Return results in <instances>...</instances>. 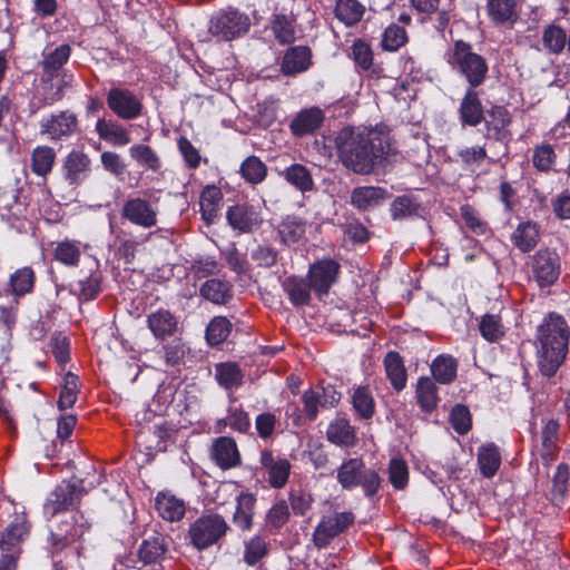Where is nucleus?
<instances>
[{
    "label": "nucleus",
    "mask_w": 570,
    "mask_h": 570,
    "mask_svg": "<svg viewBox=\"0 0 570 570\" xmlns=\"http://www.w3.org/2000/svg\"><path fill=\"white\" fill-rule=\"evenodd\" d=\"M334 12L340 21L351 27L361 21L365 7L357 0H337Z\"/></svg>",
    "instance_id": "43"
},
{
    "label": "nucleus",
    "mask_w": 570,
    "mask_h": 570,
    "mask_svg": "<svg viewBox=\"0 0 570 570\" xmlns=\"http://www.w3.org/2000/svg\"><path fill=\"white\" fill-rule=\"evenodd\" d=\"M511 124V116L508 109L502 106L492 107L488 112L485 126L489 134L498 141L507 140L510 136L507 127Z\"/></svg>",
    "instance_id": "29"
},
{
    "label": "nucleus",
    "mask_w": 570,
    "mask_h": 570,
    "mask_svg": "<svg viewBox=\"0 0 570 570\" xmlns=\"http://www.w3.org/2000/svg\"><path fill=\"white\" fill-rule=\"evenodd\" d=\"M272 30L279 43H292L295 40V19L293 16L276 14L272 21Z\"/></svg>",
    "instance_id": "52"
},
{
    "label": "nucleus",
    "mask_w": 570,
    "mask_h": 570,
    "mask_svg": "<svg viewBox=\"0 0 570 570\" xmlns=\"http://www.w3.org/2000/svg\"><path fill=\"white\" fill-rule=\"evenodd\" d=\"M80 244L75 240L60 242L55 249V257L67 266H75L80 258Z\"/></svg>",
    "instance_id": "58"
},
{
    "label": "nucleus",
    "mask_w": 570,
    "mask_h": 570,
    "mask_svg": "<svg viewBox=\"0 0 570 570\" xmlns=\"http://www.w3.org/2000/svg\"><path fill=\"white\" fill-rule=\"evenodd\" d=\"M30 524L27 517L16 514L10 523L0 532V550L22 553L21 543L29 534Z\"/></svg>",
    "instance_id": "14"
},
{
    "label": "nucleus",
    "mask_w": 570,
    "mask_h": 570,
    "mask_svg": "<svg viewBox=\"0 0 570 570\" xmlns=\"http://www.w3.org/2000/svg\"><path fill=\"white\" fill-rule=\"evenodd\" d=\"M229 402L230 404L227 407L229 426L239 433H246L250 428L248 413L242 405L236 404V397L233 394L229 395Z\"/></svg>",
    "instance_id": "54"
},
{
    "label": "nucleus",
    "mask_w": 570,
    "mask_h": 570,
    "mask_svg": "<svg viewBox=\"0 0 570 570\" xmlns=\"http://www.w3.org/2000/svg\"><path fill=\"white\" fill-rule=\"evenodd\" d=\"M147 326L157 340H165L176 333L178 321L170 311L160 308L147 316Z\"/></svg>",
    "instance_id": "20"
},
{
    "label": "nucleus",
    "mask_w": 570,
    "mask_h": 570,
    "mask_svg": "<svg viewBox=\"0 0 570 570\" xmlns=\"http://www.w3.org/2000/svg\"><path fill=\"white\" fill-rule=\"evenodd\" d=\"M416 400L420 407L426 413L432 412L438 406V387L432 379H419L416 384Z\"/></svg>",
    "instance_id": "42"
},
{
    "label": "nucleus",
    "mask_w": 570,
    "mask_h": 570,
    "mask_svg": "<svg viewBox=\"0 0 570 570\" xmlns=\"http://www.w3.org/2000/svg\"><path fill=\"white\" fill-rule=\"evenodd\" d=\"M90 165L91 160L87 154L72 150L63 160L61 167L62 176L69 185L77 186L88 177Z\"/></svg>",
    "instance_id": "18"
},
{
    "label": "nucleus",
    "mask_w": 570,
    "mask_h": 570,
    "mask_svg": "<svg viewBox=\"0 0 570 570\" xmlns=\"http://www.w3.org/2000/svg\"><path fill=\"white\" fill-rule=\"evenodd\" d=\"M312 52L308 47L296 46L289 48L282 60L281 71L286 76L304 72L312 63Z\"/></svg>",
    "instance_id": "21"
},
{
    "label": "nucleus",
    "mask_w": 570,
    "mask_h": 570,
    "mask_svg": "<svg viewBox=\"0 0 570 570\" xmlns=\"http://www.w3.org/2000/svg\"><path fill=\"white\" fill-rule=\"evenodd\" d=\"M540 238L539 226L533 222H523L518 225L512 234V243L522 253H528L535 247Z\"/></svg>",
    "instance_id": "32"
},
{
    "label": "nucleus",
    "mask_w": 570,
    "mask_h": 570,
    "mask_svg": "<svg viewBox=\"0 0 570 570\" xmlns=\"http://www.w3.org/2000/svg\"><path fill=\"white\" fill-rule=\"evenodd\" d=\"M79 379L77 375L68 372L63 377V385L58 400V406L61 410L71 407L77 401Z\"/></svg>",
    "instance_id": "55"
},
{
    "label": "nucleus",
    "mask_w": 570,
    "mask_h": 570,
    "mask_svg": "<svg viewBox=\"0 0 570 570\" xmlns=\"http://www.w3.org/2000/svg\"><path fill=\"white\" fill-rule=\"evenodd\" d=\"M233 325L224 316L214 317L206 328V340L209 345H219L227 340L232 332Z\"/></svg>",
    "instance_id": "53"
},
{
    "label": "nucleus",
    "mask_w": 570,
    "mask_h": 570,
    "mask_svg": "<svg viewBox=\"0 0 570 570\" xmlns=\"http://www.w3.org/2000/svg\"><path fill=\"white\" fill-rule=\"evenodd\" d=\"M488 12L495 23H514L518 18L515 0H489Z\"/></svg>",
    "instance_id": "34"
},
{
    "label": "nucleus",
    "mask_w": 570,
    "mask_h": 570,
    "mask_svg": "<svg viewBox=\"0 0 570 570\" xmlns=\"http://www.w3.org/2000/svg\"><path fill=\"white\" fill-rule=\"evenodd\" d=\"M109 109L122 120H134L142 114L141 99L127 88L112 87L107 94Z\"/></svg>",
    "instance_id": "11"
},
{
    "label": "nucleus",
    "mask_w": 570,
    "mask_h": 570,
    "mask_svg": "<svg viewBox=\"0 0 570 570\" xmlns=\"http://www.w3.org/2000/svg\"><path fill=\"white\" fill-rule=\"evenodd\" d=\"M212 459L223 470L232 469L240 463V454L236 442L229 436L217 438L212 445Z\"/></svg>",
    "instance_id": "19"
},
{
    "label": "nucleus",
    "mask_w": 570,
    "mask_h": 570,
    "mask_svg": "<svg viewBox=\"0 0 570 570\" xmlns=\"http://www.w3.org/2000/svg\"><path fill=\"white\" fill-rule=\"evenodd\" d=\"M130 157L140 166L159 173L161 169V160L157 153L148 145L135 144L129 148Z\"/></svg>",
    "instance_id": "45"
},
{
    "label": "nucleus",
    "mask_w": 570,
    "mask_h": 570,
    "mask_svg": "<svg viewBox=\"0 0 570 570\" xmlns=\"http://www.w3.org/2000/svg\"><path fill=\"white\" fill-rule=\"evenodd\" d=\"M558 430L559 424L554 420H549L543 426L541 433L540 455L546 464H549L554 460V455L558 451Z\"/></svg>",
    "instance_id": "37"
},
{
    "label": "nucleus",
    "mask_w": 570,
    "mask_h": 570,
    "mask_svg": "<svg viewBox=\"0 0 570 570\" xmlns=\"http://www.w3.org/2000/svg\"><path fill=\"white\" fill-rule=\"evenodd\" d=\"M335 145L343 166L357 175H370L385 167L393 153L387 137L376 129L344 127Z\"/></svg>",
    "instance_id": "1"
},
{
    "label": "nucleus",
    "mask_w": 570,
    "mask_h": 570,
    "mask_svg": "<svg viewBox=\"0 0 570 570\" xmlns=\"http://www.w3.org/2000/svg\"><path fill=\"white\" fill-rule=\"evenodd\" d=\"M228 530L229 525L223 515L206 513L189 525L188 539L195 549L202 551L218 543Z\"/></svg>",
    "instance_id": "4"
},
{
    "label": "nucleus",
    "mask_w": 570,
    "mask_h": 570,
    "mask_svg": "<svg viewBox=\"0 0 570 570\" xmlns=\"http://www.w3.org/2000/svg\"><path fill=\"white\" fill-rule=\"evenodd\" d=\"M567 32L557 24H549L542 31L543 48L552 55H560L567 43Z\"/></svg>",
    "instance_id": "47"
},
{
    "label": "nucleus",
    "mask_w": 570,
    "mask_h": 570,
    "mask_svg": "<svg viewBox=\"0 0 570 570\" xmlns=\"http://www.w3.org/2000/svg\"><path fill=\"white\" fill-rule=\"evenodd\" d=\"M569 327L564 318L550 313L538 327L537 358L542 375L553 376L568 354Z\"/></svg>",
    "instance_id": "2"
},
{
    "label": "nucleus",
    "mask_w": 570,
    "mask_h": 570,
    "mask_svg": "<svg viewBox=\"0 0 570 570\" xmlns=\"http://www.w3.org/2000/svg\"><path fill=\"white\" fill-rule=\"evenodd\" d=\"M56 151L49 146H37L31 153V170L40 177H46L53 168Z\"/></svg>",
    "instance_id": "38"
},
{
    "label": "nucleus",
    "mask_w": 570,
    "mask_h": 570,
    "mask_svg": "<svg viewBox=\"0 0 570 570\" xmlns=\"http://www.w3.org/2000/svg\"><path fill=\"white\" fill-rule=\"evenodd\" d=\"M200 295L214 304H226L232 298V287L228 282L212 278L202 285Z\"/></svg>",
    "instance_id": "40"
},
{
    "label": "nucleus",
    "mask_w": 570,
    "mask_h": 570,
    "mask_svg": "<svg viewBox=\"0 0 570 570\" xmlns=\"http://www.w3.org/2000/svg\"><path fill=\"white\" fill-rule=\"evenodd\" d=\"M386 376L396 391H402L406 384V370L397 352H389L384 358Z\"/></svg>",
    "instance_id": "35"
},
{
    "label": "nucleus",
    "mask_w": 570,
    "mask_h": 570,
    "mask_svg": "<svg viewBox=\"0 0 570 570\" xmlns=\"http://www.w3.org/2000/svg\"><path fill=\"white\" fill-rule=\"evenodd\" d=\"M446 61L456 73L464 77L469 88L481 86L489 71L487 60L463 40L454 41L446 52Z\"/></svg>",
    "instance_id": "3"
},
{
    "label": "nucleus",
    "mask_w": 570,
    "mask_h": 570,
    "mask_svg": "<svg viewBox=\"0 0 570 570\" xmlns=\"http://www.w3.org/2000/svg\"><path fill=\"white\" fill-rule=\"evenodd\" d=\"M65 79L53 81V78L45 77L42 78V87H41V102L43 106H51L55 102L59 101L63 97V88L66 86Z\"/></svg>",
    "instance_id": "56"
},
{
    "label": "nucleus",
    "mask_w": 570,
    "mask_h": 570,
    "mask_svg": "<svg viewBox=\"0 0 570 570\" xmlns=\"http://www.w3.org/2000/svg\"><path fill=\"white\" fill-rule=\"evenodd\" d=\"M240 173L248 183L258 184L265 179L267 169L259 158L250 156L243 161Z\"/></svg>",
    "instance_id": "57"
},
{
    "label": "nucleus",
    "mask_w": 570,
    "mask_h": 570,
    "mask_svg": "<svg viewBox=\"0 0 570 570\" xmlns=\"http://www.w3.org/2000/svg\"><path fill=\"white\" fill-rule=\"evenodd\" d=\"M352 404L355 412L362 419H371L375 412V403L372 392L367 386H358L352 394Z\"/></svg>",
    "instance_id": "49"
},
{
    "label": "nucleus",
    "mask_w": 570,
    "mask_h": 570,
    "mask_svg": "<svg viewBox=\"0 0 570 570\" xmlns=\"http://www.w3.org/2000/svg\"><path fill=\"white\" fill-rule=\"evenodd\" d=\"M530 268L540 287L551 286L561 273L560 257L556 250L541 248L531 257Z\"/></svg>",
    "instance_id": "9"
},
{
    "label": "nucleus",
    "mask_w": 570,
    "mask_h": 570,
    "mask_svg": "<svg viewBox=\"0 0 570 570\" xmlns=\"http://www.w3.org/2000/svg\"><path fill=\"white\" fill-rule=\"evenodd\" d=\"M481 335L489 342H497L503 334V325L498 315L487 314L481 318L480 325Z\"/></svg>",
    "instance_id": "62"
},
{
    "label": "nucleus",
    "mask_w": 570,
    "mask_h": 570,
    "mask_svg": "<svg viewBox=\"0 0 570 570\" xmlns=\"http://www.w3.org/2000/svg\"><path fill=\"white\" fill-rule=\"evenodd\" d=\"M341 400V393L331 385H318L308 389L302 394L303 413L307 421H314L320 407H334Z\"/></svg>",
    "instance_id": "12"
},
{
    "label": "nucleus",
    "mask_w": 570,
    "mask_h": 570,
    "mask_svg": "<svg viewBox=\"0 0 570 570\" xmlns=\"http://www.w3.org/2000/svg\"><path fill=\"white\" fill-rule=\"evenodd\" d=\"M338 271L340 265L333 259H322L314 263L308 271L311 287L320 295L327 294L336 279Z\"/></svg>",
    "instance_id": "15"
},
{
    "label": "nucleus",
    "mask_w": 570,
    "mask_h": 570,
    "mask_svg": "<svg viewBox=\"0 0 570 570\" xmlns=\"http://www.w3.org/2000/svg\"><path fill=\"white\" fill-rule=\"evenodd\" d=\"M215 379L226 390H237L243 384L244 373L234 362L219 363L215 366Z\"/></svg>",
    "instance_id": "33"
},
{
    "label": "nucleus",
    "mask_w": 570,
    "mask_h": 570,
    "mask_svg": "<svg viewBox=\"0 0 570 570\" xmlns=\"http://www.w3.org/2000/svg\"><path fill=\"white\" fill-rule=\"evenodd\" d=\"M282 176L288 184L302 193L311 191L314 187V181L309 170L301 164H293L285 168L282 171Z\"/></svg>",
    "instance_id": "44"
},
{
    "label": "nucleus",
    "mask_w": 570,
    "mask_h": 570,
    "mask_svg": "<svg viewBox=\"0 0 570 570\" xmlns=\"http://www.w3.org/2000/svg\"><path fill=\"white\" fill-rule=\"evenodd\" d=\"M226 218L228 224L239 233H250L263 222L259 212L254 206L247 204L230 206Z\"/></svg>",
    "instance_id": "16"
},
{
    "label": "nucleus",
    "mask_w": 570,
    "mask_h": 570,
    "mask_svg": "<svg viewBox=\"0 0 570 570\" xmlns=\"http://www.w3.org/2000/svg\"><path fill=\"white\" fill-rule=\"evenodd\" d=\"M456 160L461 164L462 168L471 173H476L484 163H494L489 157L484 146H464L456 151Z\"/></svg>",
    "instance_id": "26"
},
{
    "label": "nucleus",
    "mask_w": 570,
    "mask_h": 570,
    "mask_svg": "<svg viewBox=\"0 0 570 570\" xmlns=\"http://www.w3.org/2000/svg\"><path fill=\"white\" fill-rule=\"evenodd\" d=\"M256 498L248 492H240L236 498L233 523L242 531H250L255 512Z\"/></svg>",
    "instance_id": "22"
},
{
    "label": "nucleus",
    "mask_w": 570,
    "mask_h": 570,
    "mask_svg": "<svg viewBox=\"0 0 570 570\" xmlns=\"http://www.w3.org/2000/svg\"><path fill=\"white\" fill-rule=\"evenodd\" d=\"M389 481L396 490L407 485L409 470L406 463L401 459H392L389 463Z\"/></svg>",
    "instance_id": "64"
},
{
    "label": "nucleus",
    "mask_w": 570,
    "mask_h": 570,
    "mask_svg": "<svg viewBox=\"0 0 570 570\" xmlns=\"http://www.w3.org/2000/svg\"><path fill=\"white\" fill-rule=\"evenodd\" d=\"M476 459L481 474L488 479L494 476L501 465V453L492 442L479 448Z\"/></svg>",
    "instance_id": "30"
},
{
    "label": "nucleus",
    "mask_w": 570,
    "mask_h": 570,
    "mask_svg": "<svg viewBox=\"0 0 570 570\" xmlns=\"http://www.w3.org/2000/svg\"><path fill=\"white\" fill-rule=\"evenodd\" d=\"M189 348L180 340H174L164 346V358L167 366L185 364Z\"/></svg>",
    "instance_id": "61"
},
{
    "label": "nucleus",
    "mask_w": 570,
    "mask_h": 570,
    "mask_svg": "<svg viewBox=\"0 0 570 570\" xmlns=\"http://www.w3.org/2000/svg\"><path fill=\"white\" fill-rule=\"evenodd\" d=\"M283 287L293 305L302 306L308 304L311 299V283L307 284L303 278L291 276L285 279Z\"/></svg>",
    "instance_id": "46"
},
{
    "label": "nucleus",
    "mask_w": 570,
    "mask_h": 570,
    "mask_svg": "<svg viewBox=\"0 0 570 570\" xmlns=\"http://www.w3.org/2000/svg\"><path fill=\"white\" fill-rule=\"evenodd\" d=\"M249 26V18L238 10H220L210 18L208 33L217 41H229L245 35Z\"/></svg>",
    "instance_id": "5"
},
{
    "label": "nucleus",
    "mask_w": 570,
    "mask_h": 570,
    "mask_svg": "<svg viewBox=\"0 0 570 570\" xmlns=\"http://www.w3.org/2000/svg\"><path fill=\"white\" fill-rule=\"evenodd\" d=\"M120 215L125 220L144 229L158 223V208L155 203L139 196H129L122 204Z\"/></svg>",
    "instance_id": "7"
},
{
    "label": "nucleus",
    "mask_w": 570,
    "mask_h": 570,
    "mask_svg": "<svg viewBox=\"0 0 570 570\" xmlns=\"http://www.w3.org/2000/svg\"><path fill=\"white\" fill-rule=\"evenodd\" d=\"M324 119L321 109L314 107L302 110L292 120L289 128L295 136H305L316 130Z\"/></svg>",
    "instance_id": "28"
},
{
    "label": "nucleus",
    "mask_w": 570,
    "mask_h": 570,
    "mask_svg": "<svg viewBox=\"0 0 570 570\" xmlns=\"http://www.w3.org/2000/svg\"><path fill=\"white\" fill-rule=\"evenodd\" d=\"M386 196V190L377 186L356 187L351 193V205L360 210H367L380 205Z\"/></svg>",
    "instance_id": "24"
},
{
    "label": "nucleus",
    "mask_w": 570,
    "mask_h": 570,
    "mask_svg": "<svg viewBox=\"0 0 570 570\" xmlns=\"http://www.w3.org/2000/svg\"><path fill=\"white\" fill-rule=\"evenodd\" d=\"M77 117L69 110L51 115L40 121V132L51 140H60L72 135L77 128Z\"/></svg>",
    "instance_id": "13"
},
{
    "label": "nucleus",
    "mask_w": 570,
    "mask_h": 570,
    "mask_svg": "<svg viewBox=\"0 0 570 570\" xmlns=\"http://www.w3.org/2000/svg\"><path fill=\"white\" fill-rule=\"evenodd\" d=\"M155 507L159 515L170 522L179 521L185 515L184 501L169 493H158Z\"/></svg>",
    "instance_id": "31"
},
{
    "label": "nucleus",
    "mask_w": 570,
    "mask_h": 570,
    "mask_svg": "<svg viewBox=\"0 0 570 570\" xmlns=\"http://www.w3.org/2000/svg\"><path fill=\"white\" fill-rule=\"evenodd\" d=\"M420 203L407 195L396 197L391 204V216L394 220L405 219L420 215Z\"/></svg>",
    "instance_id": "51"
},
{
    "label": "nucleus",
    "mask_w": 570,
    "mask_h": 570,
    "mask_svg": "<svg viewBox=\"0 0 570 570\" xmlns=\"http://www.w3.org/2000/svg\"><path fill=\"white\" fill-rule=\"evenodd\" d=\"M71 49L68 45H61L47 53L41 62L43 73L55 78L57 71L68 61Z\"/></svg>",
    "instance_id": "48"
},
{
    "label": "nucleus",
    "mask_w": 570,
    "mask_h": 570,
    "mask_svg": "<svg viewBox=\"0 0 570 570\" xmlns=\"http://www.w3.org/2000/svg\"><path fill=\"white\" fill-rule=\"evenodd\" d=\"M12 292L16 296H22L33 288L35 273L30 267L18 269L10 278Z\"/></svg>",
    "instance_id": "59"
},
{
    "label": "nucleus",
    "mask_w": 570,
    "mask_h": 570,
    "mask_svg": "<svg viewBox=\"0 0 570 570\" xmlns=\"http://www.w3.org/2000/svg\"><path fill=\"white\" fill-rule=\"evenodd\" d=\"M330 442L340 446H352L355 442L354 428L345 419H336L326 431Z\"/></svg>",
    "instance_id": "41"
},
{
    "label": "nucleus",
    "mask_w": 570,
    "mask_h": 570,
    "mask_svg": "<svg viewBox=\"0 0 570 570\" xmlns=\"http://www.w3.org/2000/svg\"><path fill=\"white\" fill-rule=\"evenodd\" d=\"M89 529V523L79 512L65 515L61 521L50 530L49 542L52 552H59L75 543Z\"/></svg>",
    "instance_id": "6"
},
{
    "label": "nucleus",
    "mask_w": 570,
    "mask_h": 570,
    "mask_svg": "<svg viewBox=\"0 0 570 570\" xmlns=\"http://www.w3.org/2000/svg\"><path fill=\"white\" fill-rule=\"evenodd\" d=\"M407 41L406 31L404 28L392 24L387 27L383 33L382 47L387 51L399 50Z\"/></svg>",
    "instance_id": "63"
},
{
    "label": "nucleus",
    "mask_w": 570,
    "mask_h": 570,
    "mask_svg": "<svg viewBox=\"0 0 570 570\" xmlns=\"http://www.w3.org/2000/svg\"><path fill=\"white\" fill-rule=\"evenodd\" d=\"M165 552L166 549L163 539L153 537L144 540L139 546L137 551V561L141 567L151 566L153 570H159L156 567L159 566Z\"/></svg>",
    "instance_id": "27"
},
{
    "label": "nucleus",
    "mask_w": 570,
    "mask_h": 570,
    "mask_svg": "<svg viewBox=\"0 0 570 570\" xmlns=\"http://www.w3.org/2000/svg\"><path fill=\"white\" fill-rule=\"evenodd\" d=\"M459 112L463 125L476 126L483 120V108L474 88L465 91Z\"/></svg>",
    "instance_id": "25"
},
{
    "label": "nucleus",
    "mask_w": 570,
    "mask_h": 570,
    "mask_svg": "<svg viewBox=\"0 0 570 570\" xmlns=\"http://www.w3.org/2000/svg\"><path fill=\"white\" fill-rule=\"evenodd\" d=\"M81 495V481H62L47 498L43 504V514L47 518H53L58 513L76 505Z\"/></svg>",
    "instance_id": "8"
},
{
    "label": "nucleus",
    "mask_w": 570,
    "mask_h": 570,
    "mask_svg": "<svg viewBox=\"0 0 570 570\" xmlns=\"http://www.w3.org/2000/svg\"><path fill=\"white\" fill-rule=\"evenodd\" d=\"M431 371L438 382L449 384L456 376V362L450 355H440L433 361Z\"/></svg>",
    "instance_id": "50"
},
{
    "label": "nucleus",
    "mask_w": 570,
    "mask_h": 570,
    "mask_svg": "<svg viewBox=\"0 0 570 570\" xmlns=\"http://www.w3.org/2000/svg\"><path fill=\"white\" fill-rule=\"evenodd\" d=\"M261 464L274 489H282L287 483L291 473V463L285 458L274 456L268 450L261 452Z\"/></svg>",
    "instance_id": "17"
},
{
    "label": "nucleus",
    "mask_w": 570,
    "mask_h": 570,
    "mask_svg": "<svg viewBox=\"0 0 570 570\" xmlns=\"http://www.w3.org/2000/svg\"><path fill=\"white\" fill-rule=\"evenodd\" d=\"M306 233V224L297 216L288 215L278 225V235L282 243L292 245L297 243Z\"/></svg>",
    "instance_id": "39"
},
{
    "label": "nucleus",
    "mask_w": 570,
    "mask_h": 570,
    "mask_svg": "<svg viewBox=\"0 0 570 570\" xmlns=\"http://www.w3.org/2000/svg\"><path fill=\"white\" fill-rule=\"evenodd\" d=\"M364 470L365 464L361 459H348L338 468L337 481L343 489L351 490L356 488Z\"/></svg>",
    "instance_id": "36"
},
{
    "label": "nucleus",
    "mask_w": 570,
    "mask_h": 570,
    "mask_svg": "<svg viewBox=\"0 0 570 570\" xmlns=\"http://www.w3.org/2000/svg\"><path fill=\"white\" fill-rule=\"evenodd\" d=\"M354 523L352 512H335L324 515L313 533V542L318 549L325 548L338 534L345 532Z\"/></svg>",
    "instance_id": "10"
},
{
    "label": "nucleus",
    "mask_w": 570,
    "mask_h": 570,
    "mask_svg": "<svg viewBox=\"0 0 570 570\" xmlns=\"http://www.w3.org/2000/svg\"><path fill=\"white\" fill-rule=\"evenodd\" d=\"M267 543L261 535H255L245 542L244 561L248 566H255L267 554Z\"/></svg>",
    "instance_id": "60"
},
{
    "label": "nucleus",
    "mask_w": 570,
    "mask_h": 570,
    "mask_svg": "<svg viewBox=\"0 0 570 570\" xmlns=\"http://www.w3.org/2000/svg\"><path fill=\"white\" fill-rule=\"evenodd\" d=\"M96 131L100 139L115 146H126L130 141L129 131L112 119L99 118L96 122Z\"/></svg>",
    "instance_id": "23"
}]
</instances>
